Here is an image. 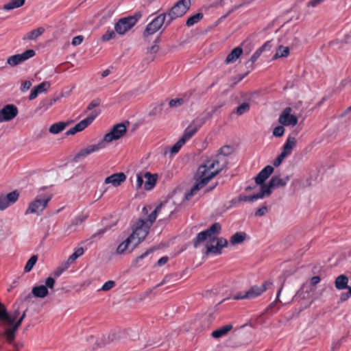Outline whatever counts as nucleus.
<instances>
[{"mask_svg":"<svg viewBox=\"0 0 351 351\" xmlns=\"http://www.w3.org/2000/svg\"><path fill=\"white\" fill-rule=\"evenodd\" d=\"M228 165V160L221 155H215L206 160L201 165L195 175L196 182L186 198L189 199L197 191L204 187L208 182L224 169Z\"/></svg>","mask_w":351,"mask_h":351,"instance_id":"1","label":"nucleus"},{"mask_svg":"<svg viewBox=\"0 0 351 351\" xmlns=\"http://www.w3.org/2000/svg\"><path fill=\"white\" fill-rule=\"evenodd\" d=\"M221 230V226L219 223H214L212 226L204 231L199 232L193 239V246L197 248L202 243L208 240L210 242H214L217 239V235Z\"/></svg>","mask_w":351,"mask_h":351,"instance_id":"2","label":"nucleus"},{"mask_svg":"<svg viewBox=\"0 0 351 351\" xmlns=\"http://www.w3.org/2000/svg\"><path fill=\"white\" fill-rule=\"evenodd\" d=\"M150 227L146 224L145 219H138L133 228V232L129 237H132V240L134 242V250L141 241H143L147 237Z\"/></svg>","mask_w":351,"mask_h":351,"instance_id":"3","label":"nucleus"},{"mask_svg":"<svg viewBox=\"0 0 351 351\" xmlns=\"http://www.w3.org/2000/svg\"><path fill=\"white\" fill-rule=\"evenodd\" d=\"M272 282L267 280L264 282L261 286L254 285L250 289L244 292H239L234 295V300H244V299H253L260 296L267 289L271 288Z\"/></svg>","mask_w":351,"mask_h":351,"instance_id":"4","label":"nucleus"},{"mask_svg":"<svg viewBox=\"0 0 351 351\" xmlns=\"http://www.w3.org/2000/svg\"><path fill=\"white\" fill-rule=\"evenodd\" d=\"M191 0H180L178 1L168 12L166 25H169L171 23L182 16L190 8Z\"/></svg>","mask_w":351,"mask_h":351,"instance_id":"5","label":"nucleus"},{"mask_svg":"<svg viewBox=\"0 0 351 351\" xmlns=\"http://www.w3.org/2000/svg\"><path fill=\"white\" fill-rule=\"evenodd\" d=\"M51 200V197L45 195L43 197L37 196L32 202H31L25 212V215L36 214L37 215L44 210Z\"/></svg>","mask_w":351,"mask_h":351,"instance_id":"6","label":"nucleus"},{"mask_svg":"<svg viewBox=\"0 0 351 351\" xmlns=\"http://www.w3.org/2000/svg\"><path fill=\"white\" fill-rule=\"evenodd\" d=\"M127 125L129 124L128 122L126 123H121L114 125L111 129L110 132L105 134L104 138L101 141L104 143L106 145V143H110L113 141L118 140L123 136L127 132Z\"/></svg>","mask_w":351,"mask_h":351,"instance_id":"7","label":"nucleus"},{"mask_svg":"<svg viewBox=\"0 0 351 351\" xmlns=\"http://www.w3.org/2000/svg\"><path fill=\"white\" fill-rule=\"evenodd\" d=\"M289 180L290 177L289 176H287L285 178H280L279 176H274L270 179L268 184H263L261 188L263 190L265 195L269 196L271 195L272 189L285 186Z\"/></svg>","mask_w":351,"mask_h":351,"instance_id":"8","label":"nucleus"},{"mask_svg":"<svg viewBox=\"0 0 351 351\" xmlns=\"http://www.w3.org/2000/svg\"><path fill=\"white\" fill-rule=\"evenodd\" d=\"M167 15L162 13L155 17L150 23L147 24L143 32V36L147 37L155 34L162 27L163 24L167 22Z\"/></svg>","mask_w":351,"mask_h":351,"instance_id":"9","label":"nucleus"},{"mask_svg":"<svg viewBox=\"0 0 351 351\" xmlns=\"http://www.w3.org/2000/svg\"><path fill=\"white\" fill-rule=\"evenodd\" d=\"M99 110H93L90 114L84 119L77 123L73 128L67 130L65 133L66 136L73 135L77 132H82L90 125L96 117L99 114Z\"/></svg>","mask_w":351,"mask_h":351,"instance_id":"10","label":"nucleus"},{"mask_svg":"<svg viewBox=\"0 0 351 351\" xmlns=\"http://www.w3.org/2000/svg\"><path fill=\"white\" fill-rule=\"evenodd\" d=\"M36 53L33 49H27L22 53L15 54L10 56L7 60V64L11 66H17L28 59L34 57Z\"/></svg>","mask_w":351,"mask_h":351,"instance_id":"11","label":"nucleus"},{"mask_svg":"<svg viewBox=\"0 0 351 351\" xmlns=\"http://www.w3.org/2000/svg\"><path fill=\"white\" fill-rule=\"evenodd\" d=\"M291 108L287 107L282 112L278 118V121L282 125H295L298 123V118L296 116L291 114Z\"/></svg>","mask_w":351,"mask_h":351,"instance_id":"12","label":"nucleus"},{"mask_svg":"<svg viewBox=\"0 0 351 351\" xmlns=\"http://www.w3.org/2000/svg\"><path fill=\"white\" fill-rule=\"evenodd\" d=\"M18 114V108L13 104H7L0 110V123L8 121Z\"/></svg>","mask_w":351,"mask_h":351,"instance_id":"13","label":"nucleus"},{"mask_svg":"<svg viewBox=\"0 0 351 351\" xmlns=\"http://www.w3.org/2000/svg\"><path fill=\"white\" fill-rule=\"evenodd\" d=\"M19 197V193L17 191H14L8 193L6 195H0V210H3L7 208L10 205L15 203Z\"/></svg>","mask_w":351,"mask_h":351,"instance_id":"14","label":"nucleus"},{"mask_svg":"<svg viewBox=\"0 0 351 351\" xmlns=\"http://www.w3.org/2000/svg\"><path fill=\"white\" fill-rule=\"evenodd\" d=\"M105 147L104 143L103 141L99 142L97 144L95 145H89L82 149H81L75 156L74 158V160L77 161L78 159L81 158H84L87 156L88 155L95 152H97L101 149H103Z\"/></svg>","mask_w":351,"mask_h":351,"instance_id":"15","label":"nucleus"},{"mask_svg":"<svg viewBox=\"0 0 351 351\" xmlns=\"http://www.w3.org/2000/svg\"><path fill=\"white\" fill-rule=\"evenodd\" d=\"M133 27L132 22L131 23L129 19L123 18L120 19L114 26L115 31L119 34H124L126 32Z\"/></svg>","mask_w":351,"mask_h":351,"instance_id":"16","label":"nucleus"},{"mask_svg":"<svg viewBox=\"0 0 351 351\" xmlns=\"http://www.w3.org/2000/svg\"><path fill=\"white\" fill-rule=\"evenodd\" d=\"M274 167L267 165L264 167L256 176L255 178L256 183L257 184H261V186L264 184V182L269 177V176L273 173Z\"/></svg>","mask_w":351,"mask_h":351,"instance_id":"17","label":"nucleus"},{"mask_svg":"<svg viewBox=\"0 0 351 351\" xmlns=\"http://www.w3.org/2000/svg\"><path fill=\"white\" fill-rule=\"evenodd\" d=\"M126 180L123 173H114L105 179L106 184H112L114 186H119Z\"/></svg>","mask_w":351,"mask_h":351,"instance_id":"18","label":"nucleus"},{"mask_svg":"<svg viewBox=\"0 0 351 351\" xmlns=\"http://www.w3.org/2000/svg\"><path fill=\"white\" fill-rule=\"evenodd\" d=\"M19 314V311H16L13 315H9L4 305L0 302V320H4L9 324L12 325L14 324Z\"/></svg>","mask_w":351,"mask_h":351,"instance_id":"19","label":"nucleus"},{"mask_svg":"<svg viewBox=\"0 0 351 351\" xmlns=\"http://www.w3.org/2000/svg\"><path fill=\"white\" fill-rule=\"evenodd\" d=\"M200 125H197L194 121L192 122L184 130V134L180 139H183V143L189 141L198 130L200 128Z\"/></svg>","mask_w":351,"mask_h":351,"instance_id":"20","label":"nucleus"},{"mask_svg":"<svg viewBox=\"0 0 351 351\" xmlns=\"http://www.w3.org/2000/svg\"><path fill=\"white\" fill-rule=\"evenodd\" d=\"M296 145V139L295 137L289 136L285 143V144L282 146V152L286 156H289L293 149Z\"/></svg>","mask_w":351,"mask_h":351,"instance_id":"21","label":"nucleus"},{"mask_svg":"<svg viewBox=\"0 0 351 351\" xmlns=\"http://www.w3.org/2000/svg\"><path fill=\"white\" fill-rule=\"evenodd\" d=\"M144 178L146 179L144 184V189L147 191L152 190L156 184L157 175L152 174L149 172H145L144 173Z\"/></svg>","mask_w":351,"mask_h":351,"instance_id":"22","label":"nucleus"},{"mask_svg":"<svg viewBox=\"0 0 351 351\" xmlns=\"http://www.w3.org/2000/svg\"><path fill=\"white\" fill-rule=\"evenodd\" d=\"M243 49L240 47L234 48L226 57L225 62L226 64L234 63L241 56Z\"/></svg>","mask_w":351,"mask_h":351,"instance_id":"23","label":"nucleus"},{"mask_svg":"<svg viewBox=\"0 0 351 351\" xmlns=\"http://www.w3.org/2000/svg\"><path fill=\"white\" fill-rule=\"evenodd\" d=\"M265 194L261 187V191L256 194L252 195H240L239 196V202H254L258 199H262L264 197H265Z\"/></svg>","mask_w":351,"mask_h":351,"instance_id":"24","label":"nucleus"},{"mask_svg":"<svg viewBox=\"0 0 351 351\" xmlns=\"http://www.w3.org/2000/svg\"><path fill=\"white\" fill-rule=\"evenodd\" d=\"M348 278L343 274L337 276L335 281V287L339 290L349 288V287L348 286Z\"/></svg>","mask_w":351,"mask_h":351,"instance_id":"25","label":"nucleus"},{"mask_svg":"<svg viewBox=\"0 0 351 351\" xmlns=\"http://www.w3.org/2000/svg\"><path fill=\"white\" fill-rule=\"evenodd\" d=\"M32 293L36 298H43L48 295L49 291L46 286L40 285L34 287Z\"/></svg>","mask_w":351,"mask_h":351,"instance_id":"26","label":"nucleus"},{"mask_svg":"<svg viewBox=\"0 0 351 351\" xmlns=\"http://www.w3.org/2000/svg\"><path fill=\"white\" fill-rule=\"evenodd\" d=\"M163 209L162 204H159L156 207L154 211H152L148 216L147 219L145 220L146 221V224L149 225V227L152 225V223L156 221L158 215H159L161 210Z\"/></svg>","mask_w":351,"mask_h":351,"instance_id":"27","label":"nucleus"},{"mask_svg":"<svg viewBox=\"0 0 351 351\" xmlns=\"http://www.w3.org/2000/svg\"><path fill=\"white\" fill-rule=\"evenodd\" d=\"M69 124V122H64V121H60L58 123H55L50 126L49 131L51 134H58V133L61 132L62 131H63Z\"/></svg>","mask_w":351,"mask_h":351,"instance_id":"28","label":"nucleus"},{"mask_svg":"<svg viewBox=\"0 0 351 351\" xmlns=\"http://www.w3.org/2000/svg\"><path fill=\"white\" fill-rule=\"evenodd\" d=\"M232 326L231 324L223 326L221 328L214 330L212 332L211 336L215 339L220 338L228 334V332H230L232 330Z\"/></svg>","mask_w":351,"mask_h":351,"instance_id":"29","label":"nucleus"},{"mask_svg":"<svg viewBox=\"0 0 351 351\" xmlns=\"http://www.w3.org/2000/svg\"><path fill=\"white\" fill-rule=\"evenodd\" d=\"M130 245H132V247L134 246V242L132 240V237H128L124 241L120 243L117 248V254H123L128 248Z\"/></svg>","mask_w":351,"mask_h":351,"instance_id":"30","label":"nucleus"},{"mask_svg":"<svg viewBox=\"0 0 351 351\" xmlns=\"http://www.w3.org/2000/svg\"><path fill=\"white\" fill-rule=\"evenodd\" d=\"M84 253V250L82 247L75 248L74 252L68 258L66 264L70 265L73 263L77 258L82 256Z\"/></svg>","mask_w":351,"mask_h":351,"instance_id":"31","label":"nucleus"},{"mask_svg":"<svg viewBox=\"0 0 351 351\" xmlns=\"http://www.w3.org/2000/svg\"><path fill=\"white\" fill-rule=\"evenodd\" d=\"M246 237V234L245 232H238L234 234L230 238V243L232 245H235L238 243H242Z\"/></svg>","mask_w":351,"mask_h":351,"instance_id":"32","label":"nucleus"},{"mask_svg":"<svg viewBox=\"0 0 351 351\" xmlns=\"http://www.w3.org/2000/svg\"><path fill=\"white\" fill-rule=\"evenodd\" d=\"M25 0H11L9 3L3 5V8L6 10H10L19 8L25 3Z\"/></svg>","mask_w":351,"mask_h":351,"instance_id":"33","label":"nucleus"},{"mask_svg":"<svg viewBox=\"0 0 351 351\" xmlns=\"http://www.w3.org/2000/svg\"><path fill=\"white\" fill-rule=\"evenodd\" d=\"M153 252V249H148L145 253L141 255L137 256L132 262V266L135 267H138L143 265L142 261L146 256H147L151 252Z\"/></svg>","mask_w":351,"mask_h":351,"instance_id":"34","label":"nucleus"},{"mask_svg":"<svg viewBox=\"0 0 351 351\" xmlns=\"http://www.w3.org/2000/svg\"><path fill=\"white\" fill-rule=\"evenodd\" d=\"M45 32V29L42 27L30 31L26 38L29 40H36L38 37L41 36Z\"/></svg>","mask_w":351,"mask_h":351,"instance_id":"35","label":"nucleus"},{"mask_svg":"<svg viewBox=\"0 0 351 351\" xmlns=\"http://www.w3.org/2000/svg\"><path fill=\"white\" fill-rule=\"evenodd\" d=\"M203 14L200 12L190 16L186 22V25L188 27L194 25L195 24L197 23L203 18Z\"/></svg>","mask_w":351,"mask_h":351,"instance_id":"36","label":"nucleus"},{"mask_svg":"<svg viewBox=\"0 0 351 351\" xmlns=\"http://www.w3.org/2000/svg\"><path fill=\"white\" fill-rule=\"evenodd\" d=\"M289 54V47H283L282 45H280L276 54L274 56V59H277L278 58H283V57H287L288 56Z\"/></svg>","mask_w":351,"mask_h":351,"instance_id":"37","label":"nucleus"},{"mask_svg":"<svg viewBox=\"0 0 351 351\" xmlns=\"http://www.w3.org/2000/svg\"><path fill=\"white\" fill-rule=\"evenodd\" d=\"M37 260L38 257L36 255H33L32 256H31V258L27 261L26 265H25V272H29L35 265Z\"/></svg>","mask_w":351,"mask_h":351,"instance_id":"38","label":"nucleus"},{"mask_svg":"<svg viewBox=\"0 0 351 351\" xmlns=\"http://www.w3.org/2000/svg\"><path fill=\"white\" fill-rule=\"evenodd\" d=\"M267 46V43H265L262 47H261L259 49H258L251 56L249 62H251L252 64H254L261 56L263 51L265 50L266 47Z\"/></svg>","mask_w":351,"mask_h":351,"instance_id":"39","label":"nucleus"},{"mask_svg":"<svg viewBox=\"0 0 351 351\" xmlns=\"http://www.w3.org/2000/svg\"><path fill=\"white\" fill-rule=\"evenodd\" d=\"M206 253L207 254H213L215 255L221 254V248L219 247V245L217 244L216 245H207L206 247Z\"/></svg>","mask_w":351,"mask_h":351,"instance_id":"40","label":"nucleus"},{"mask_svg":"<svg viewBox=\"0 0 351 351\" xmlns=\"http://www.w3.org/2000/svg\"><path fill=\"white\" fill-rule=\"evenodd\" d=\"M250 106L248 103L244 102L239 106L236 109V113L238 115H242L244 113L248 112L250 110Z\"/></svg>","mask_w":351,"mask_h":351,"instance_id":"41","label":"nucleus"},{"mask_svg":"<svg viewBox=\"0 0 351 351\" xmlns=\"http://www.w3.org/2000/svg\"><path fill=\"white\" fill-rule=\"evenodd\" d=\"M183 139H179L170 149V152L172 154H177L181 147L184 145Z\"/></svg>","mask_w":351,"mask_h":351,"instance_id":"42","label":"nucleus"},{"mask_svg":"<svg viewBox=\"0 0 351 351\" xmlns=\"http://www.w3.org/2000/svg\"><path fill=\"white\" fill-rule=\"evenodd\" d=\"M185 100L183 98L173 99L169 101V106L170 108H177L182 106Z\"/></svg>","mask_w":351,"mask_h":351,"instance_id":"43","label":"nucleus"},{"mask_svg":"<svg viewBox=\"0 0 351 351\" xmlns=\"http://www.w3.org/2000/svg\"><path fill=\"white\" fill-rule=\"evenodd\" d=\"M19 327H16V324H14V326L12 328H9L5 331V335L7 339L10 341H12L15 336V332L18 329Z\"/></svg>","mask_w":351,"mask_h":351,"instance_id":"44","label":"nucleus"},{"mask_svg":"<svg viewBox=\"0 0 351 351\" xmlns=\"http://www.w3.org/2000/svg\"><path fill=\"white\" fill-rule=\"evenodd\" d=\"M160 38L159 36H158L154 40L155 44L147 49V53H157L159 50V46H158V43H160Z\"/></svg>","mask_w":351,"mask_h":351,"instance_id":"45","label":"nucleus"},{"mask_svg":"<svg viewBox=\"0 0 351 351\" xmlns=\"http://www.w3.org/2000/svg\"><path fill=\"white\" fill-rule=\"evenodd\" d=\"M49 87L50 84L48 82H43L39 84L38 86H35V88L38 90L39 93L45 92Z\"/></svg>","mask_w":351,"mask_h":351,"instance_id":"46","label":"nucleus"},{"mask_svg":"<svg viewBox=\"0 0 351 351\" xmlns=\"http://www.w3.org/2000/svg\"><path fill=\"white\" fill-rule=\"evenodd\" d=\"M116 36L115 32L112 29L108 30L103 36V41H108Z\"/></svg>","mask_w":351,"mask_h":351,"instance_id":"47","label":"nucleus"},{"mask_svg":"<svg viewBox=\"0 0 351 351\" xmlns=\"http://www.w3.org/2000/svg\"><path fill=\"white\" fill-rule=\"evenodd\" d=\"M285 130L283 126H282V125L277 126L274 129L273 135L276 137L282 136L285 133Z\"/></svg>","mask_w":351,"mask_h":351,"instance_id":"48","label":"nucleus"},{"mask_svg":"<svg viewBox=\"0 0 351 351\" xmlns=\"http://www.w3.org/2000/svg\"><path fill=\"white\" fill-rule=\"evenodd\" d=\"M115 286V282L113 280H108L106 282L101 288V290L107 291L112 289Z\"/></svg>","mask_w":351,"mask_h":351,"instance_id":"49","label":"nucleus"},{"mask_svg":"<svg viewBox=\"0 0 351 351\" xmlns=\"http://www.w3.org/2000/svg\"><path fill=\"white\" fill-rule=\"evenodd\" d=\"M282 289V287H281L278 289V292H277V296H276V300H275V301H274L273 302H271V304H270L267 307V308L265 309V311H269L270 309L273 308L276 306V303H277V302H280V299H279V298H280V293H281Z\"/></svg>","mask_w":351,"mask_h":351,"instance_id":"50","label":"nucleus"},{"mask_svg":"<svg viewBox=\"0 0 351 351\" xmlns=\"http://www.w3.org/2000/svg\"><path fill=\"white\" fill-rule=\"evenodd\" d=\"M101 104L99 99H95L92 100L86 108L87 111L92 110L94 108L99 106Z\"/></svg>","mask_w":351,"mask_h":351,"instance_id":"51","label":"nucleus"},{"mask_svg":"<svg viewBox=\"0 0 351 351\" xmlns=\"http://www.w3.org/2000/svg\"><path fill=\"white\" fill-rule=\"evenodd\" d=\"M230 147L229 146H224L220 148L216 155H221L227 158V156L230 154Z\"/></svg>","mask_w":351,"mask_h":351,"instance_id":"52","label":"nucleus"},{"mask_svg":"<svg viewBox=\"0 0 351 351\" xmlns=\"http://www.w3.org/2000/svg\"><path fill=\"white\" fill-rule=\"evenodd\" d=\"M142 14L140 12H138L134 14V16L127 17L129 21L133 24V26L135 25V24L138 22V21L141 18Z\"/></svg>","mask_w":351,"mask_h":351,"instance_id":"53","label":"nucleus"},{"mask_svg":"<svg viewBox=\"0 0 351 351\" xmlns=\"http://www.w3.org/2000/svg\"><path fill=\"white\" fill-rule=\"evenodd\" d=\"M348 291L346 293H341L340 295V302H343L348 300L351 297V287L348 288Z\"/></svg>","mask_w":351,"mask_h":351,"instance_id":"54","label":"nucleus"},{"mask_svg":"<svg viewBox=\"0 0 351 351\" xmlns=\"http://www.w3.org/2000/svg\"><path fill=\"white\" fill-rule=\"evenodd\" d=\"M286 157L287 156L284 154L280 153V154L278 155V157L274 160L273 165L275 167H278Z\"/></svg>","mask_w":351,"mask_h":351,"instance_id":"55","label":"nucleus"},{"mask_svg":"<svg viewBox=\"0 0 351 351\" xmlns=\"http://www.w3.org/2000/svg\"><path fill=\"white\" fill-rule=\"evenodd\" d=\"M32 86V82L30 81H25L21 86V92H25L30 88Z\"/></svg>","mask_w":351,"mask_h":351,"instance_id":"56","label":"nucleus"},{"mask_svg":"<svg viewBox=\"0 0 351 351\" xmlns=\"http://www.w3.org/2000/svg\"><path fill=\"white\" fill-rule=\"evenodd\" d=\"M55 285V280L52 277H48L45 280L47 289H53Z\"/></svg>","mask_w":351,"mask_h":351,"instance_id":"57","label":"nucleus"},{"mask_svg":"<svg viewBox=\"0 0 351 351\" xmlns=\"http://www.w3.org/2000/svg\"><path fill=\"white\" fill-rule=\"evenodd\" d=\"M144 175L142 176L141 174H137L136 176V188L139 189L141 188L144 183Z\"/></svg>","mask_w":351,"mask_h":351,"instance_id":"58","label":"nucleus"},{"mask_svg":"<svg viewBox=\"0 0 351 351\" xmlns=\"http://www.w3.org/2000/svg\"><path fill=\"white\" fill-rule=\"evenodd\" d=\"M217 244L222 249L228 245V241L223 237H220L217 239Z\"/></svg>","mask_w":351,"mask_h":351,"instance_id":"59","label":"nucleus"},{"mask_svg":"<svg viewBox=\"0 0 351 351\" xmlns=\"http://www.w3.org/2000/svg\"><path fill=\"white\" fill-rule=\"evenodd\" d=\"M267 212V208L266 206H263L260 208H258L256 213L255 216L256 217H261L265 215Z\"/></svg>","mask_w":351,"mask_h":351,"instance_id":"60","label":"nucleus"},{"mask_svg":"<svg viewBox=\"0 0 351 351\" xmlns=\"http://www.w3.org/2000/svg\"><path fill=\"white\" fill-rule=\"evenodd\" d=\"M83 39L84 38L82 36H75L72 40V45L74 46L79 45L82 43Z\"/></svg>","mask_w":351,"mask_h":351,"instance_id":"61","label":"nucleus"},{"mask_svg":"<svg viewBox=\"0 0 351 351\" xmlns=\"http://www.w3.org/2000/svg\"><path fill=\"white\" fill-rule=\"evenodd\" d=\"M324 0H310L307 3V7H313L315 8L318 5L321 4Z\"/></svg>","mask_w":351,"mask_h":351,"instance_id":"62","label":"nucleus"},{"mask_svg":"<svg viewBox=\"0 0 351 351\" xmlns=\"http://www.w3.org/2000/svg\"><path fill=\"white\" fill-rule=\"evenodd\" d=\"M85 219H86V217H84L83 215L77 216L75 219H73L72 221V224L75 225V226H77L79 223H80L82 221H84V220H85Z\"/></svg>","mask_w":351,"mask_h":351,"instance_id":"63","label":"nucleus"},{"mask_svg":"<svg viewBox=\"0 0 351 351\" xmlns=\"http://www.w3.org/2000/svg\"><path fill=\"white\" fill-rule=\"evenodd\" d=\"M39 94L38 90L34 87L32 90H31V93L29 95V100H33L34 99H36L38 96V95Z\"/></svg>","mask_w":351,"mask_h":351,"instance_id":"64","label":"nucleus"}]
</instances>
